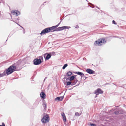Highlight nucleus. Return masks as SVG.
Listing matches in <instances>:
<instances>
[{
	"mask_svg": "<svg viewBox=\"0 0 126 126\" xmlns=\"http://www.w3.org/2000/svg\"><path fill=\"white\" fill-rule=\"evenodd\" d=\"M49 121V117L47 115H46V116H44L41 119V121L43 123H46L48 122Z\"/></svg>",
	"mask_w": 126,
	"mask_h": 126,
	"instance_id": "obj_4",
	"label": "nucleus"
},
{
	"mask_svg": "<svg viewBox=\"0 0 126 126\" xmlns=\"http://www.w3.org/2000/svg\"><path fill=\"white\" fill-rule=\"evenodd\" d=\"M51 54L52 55H55V52H51Z\"/></svg>",
	"mask_w": 126,
	"mask_h": 126,
	"instance_id": "obj_28",
	"label": "nucleus"
},
{
	"mask_svg": "<svg viewBox=\"0 0 126 126\" xmlns=\"http://www.w3.org/2000/svg\"><path fill=\"white\" fill-rule=\"evenodd\" d=\"M76 73L78 75L80 76L82 78L84 76V74L82 72H76Z\"/></svg>",
	"mask_w": 126,
	"mask_h": 126,
	"instance_id": "obj_12",
	"label": "nucleus"
},
{
	"mask_svg": "<svg viewBox=\"0 0 126 126\" xmlns=\"http://www.w3.org/2000/svg\"><path fill=\"white\" fill-rule=\"evenodd\" d=\"M18 25H19V26H20L23 29H24L23 28V27H22L20 25H19L18 24H17V23Z\"/></svg>",
	"mask_w": 126,
	"mask_h": 126,
	"instance_id": "obj_34",
	"label": "nucleus"
},
{
	"mask_svg": "<svg viewBox=\"0 0 126 126\" xmlns=\"http://www.w3.org/2000/svg\"><path fill=\"white\" fill-rule=\"evenodd\" d=\"M86 71L89 74H93L94 73V71L90 69H87Z\"/></svg>",
	"mask_w": 126,
	"mask_h": 126,
	"instance_id": "obj_9",
	"label": "nucleus"
},
{
	"mask_svg": "<svg viewBox=\"0 0 126 126\" xmlns=\"http://www.w3.org/2000/svg\"><path fill=\"white\" fill-rule=\"evenodd\" d=\"M112 24H116L117 23H116L115 22V21L114 20H113L112 21Z\"/></svg>",
	"mask_w": 126,
	"mask_h": 126,
	"instance_id": "obj_26",
	"label": "nucleus"
},
{
	"mask_svg": "<svg viewBox=\"0 0 126 126\" xmlns=\"http://www.w3.org/2000/svg\"><path fill=\"white\" fill-rule=\"evenodd\" d=\"M5 75V74H4L2 73V74H0V77H3Z\"/></svg>",
	"mask_w": 126,
	"mask_h": 126,
	"instance_id": "obj_24",
	"label": "nucleus"
},
{
	"mask_svg": "<svg viewBox=\"0 0 126 126\" xmlns=\"http://www.w3.org/2000/svg\"><path fill=\"white\" fill-rule=\"evenodd\" d=\"M11 13L13 15L18 16L20 14V12L18 10H13L11 11Z\"/></svg>",
	"mask_w": 126,
	"mask_h": 126,
	"instance_id": "obj_6",
	"label": "nucleus"
},
{
	"mask_svg": "<svg viewBox=\"0 0 126 126\" xmlns=\"http://www.w3.org/2000/svg\"><path fill=\"white\" fill-rule=\"evenodd\" d=\"M37 58H38V59H40V60L41 61L42 60H43V57L42 56H39Z\"/></svg>",
	"mask_w": 126,
	"mask_h": 126,
	"instance_id": "obj_21",
	"label": "nucleus"
},
{
	"mask_svg": "<svg viewBox=\"0 0 126 126\" xmlns=\"http://www.w3.org/2000/svg\"><path fill=\"white\" fill-rule=\"evenodd\" d=\"M86 0L87 2H88V1L87 0Z\"/></svg>",
	"mask_w": 126,
	"mask_h": 126,
	"instance_id": "obj_40",
	"label": "nucleus"
},
{
	"mask_svg": "<svg viewBox=\"0 0 126 126\" xmlns=\"http://www.w3.org/2000/svg\"><path fill=\"white\" fill-rule=\"evenodd\" d=\"M61 114L63 117V121L64 122H66V118L64 113L63 112L61 113Z\"/></svg>",
	"mask_w": 126,
	"mask_h": 126,
	"instance_id": "obj_10",
	"label": "nucleus"
},
{
	"mask_svg": "<svg viewBox=\"0 0 126 126\" xmlns=\"http://www.w3.org/2000/svg\"><path fill=\"white\" fill-rule=\"evenodd\" d=\"M69 79V78H67V79H66V80H68Z\"/></svg>",
	"mask_w": 126,
	"mask_h": 126,
	"instance_id": "obj_36",
	"label": "nucleus"
},
{
	"mask_svg": "<svg viewBox=\"0 0 126 126\" xmlns=\"http://www.w3.org/2000/svg\"><path fill=\"white\" fill-rule=\"evenodd\" d=\"M79 28V27L78 25H77L75 26V28Z\"/></svg>",
	"mask_w": 126,
	"mask_h": 126,
	"instance_id": "obj_32",
	"label": "nucleus"
},
{
	"mask_svg": "<svg viewBox=\"0 0 126 126\" xmlns=\"http://www.w3.org/2000/svg\"><path fill=\"white\" fill-rule=\"evenodd\" d=\"M61 22V21L55 26H53L50 27H48L44 29L41 31L40 34L41 35H43L46 33L53 32V30H54L55 29L59 26Z\"/></svg>",
	"mask_w": 126,
	"mask_h": 126,
	"instance_id": "obj_1",
	"label": "nucleus"
},
{
	"mask_svg": "<svg viewBox=\"0 0 126 126\" xmlns=\"http://www.w3.org/2000/svg\"><path fill=\"white\" fill-rule=\"evenodd\" d=\"M96 7L98 9H99V8H98V7H97V6H96Z\"/></svg>",
	"mask_w": 126,
	"mask_h": 126,
	"instance_id": "obj_38",
	"label": "nucleus"
},
{
	"mask_svg": "<svg viewBox=\"0 0 126 126\" xmlns=\"http://www.w3.org/2000/svg\"><path fill=\"white\" fill-rule=\"evenodd\" d=\"M43 106L44 108V109L45 110L47 108V103L46 102H43Z\"/></svg>",
	"mask_w": 126,
	"mask_h": 126,
	"instance_id": "obj_16",
	"label": "nucleus"
},
{
	"mask_svg": "<svg viewBox=\"0 0 126 126\" xmlns=\"http://www.w3.org/2000/svg\"><path fill=\"white\" fill-rule=\"evenodd\" d=\"M0 126H5V125L4 123H2V125H0Z\"/></svg>",
	"mask_w": 126,
	"mask_h": 126,
	"instance_id": "obj_31",
	"label": "nucleus"
},
{
	"mask_svg": "<svg viewBox=\"0 0 126 126\" xmlns=\"http://www.w3.org/2000/svg\"><path fill=\"white\" fill-rule=\"evenodd\" d=\"M17 19L18 20H19V19L18 18H17Z\"/></svg>",
	"mask_w": 126,
	"mask_h": 126,
	"instance_id": "obj_39",
	"label": "nucleus"
},
{
	"mask_svg": "<svg viewBox=\"0 0 126 126\" xmlns=\"http://www.w3.org/2000/svg\"><path fill=\"white\" fill-rule=\"evenodd\" d=\"M106 42V40L104 38H102L101 40H98L95 41L94 45L96 46H100L102 45V44H104Z\"/></svg>",
	"mask_w": 126,
	"mask_h": 126,
	"instance_id": "obj_3",
	"label": "nucleus"
},
{
	"mask_svg": "<svg viewBox=\"0 0 126 126\" xmlns=\"http://www.w3.org/2000/svg\"><path fill=\"white\" fill-rule=\"evenodd\" d=\"M13 22H15L14 21V20H13Z\"/></svg>",
	"mask_w": 126,
	"mask_h": 126,
	"instance_id": "obj_41",
	"label": "nucleus"
},
{
	"mask_svg": "<svg viewBox=\"0 0 126 126\" xmlns=\"http://www.w3.org/2000/svg\"><path fill=\"white\" fill-rule=\"evenodd\" d=\"M72 74V73L70 71L68 72L66 74V75L68 76H70Z\"/></svg>",
	"mask_w": 126,
	"mask_h": 126,
	"instance_id": "obj_19",
	"label": "nucleus"
},
{
	"mask_svg": "<svg viewBox=\"0 0 126 126\" xmlns=\"http://www.w3.org/2000/svg\"><path fill=\"white\" fill-rule=\"evenodd\" d=\"M78 80L77 79H74V81L72 82V86L75 85L76 83L78 82Z\"/></svg>",
	"mask_w": 126,
	"mask_h": 126,
	"instance_id": "obj_14",
	"label": "nucleus"
},
{
	"mask_svg": "<svg viewBox=\"0 0 126 126\" xmlns=\"http://www.w3.org/2000/svg\"><path fill=\"white\" fill-rule=\"evenodd\" d=\"M63 98L64 97L63 96L57 97L55 99V100H58L59 101H61L63 100Z\"/></svg>",
	"mask_w": 126,
	"mask_h": 126,
	"instance_id": "obj_11",
	"label": "nucleus"
},
{
	"mask_svg": "<svg viewBox=\"0 0 126 126\" xmlns=\"http://www.w3.org/2000/svg\"><path fill=\"white\" fill-rule=\"evenodd\" d=\"M16 66L14 64L10 66L6 71V73L7 75L12 74L14 71L16 70Z\"/></svg>",
	"mask_w": 126,
	"mask_h": 126,
	"instance_id": "obj_2",
	"label": "nucleus"
},
{
	"mask_svg": "<svg viewBox=\"0 0 126 126\" xmlns=\"http://www.w3.org/2000/svg\"><path fill=\"white\" fill-rule=\"evenodd\" d=\"M68 65L67 64H64V66H63L62 68V69H64Z\"/></svg>",
	"mask_w": 126,
	"mask_h": 126,
	"instance_id": "obj_20",
	"label": "nucleus"
},
{
	"mask_svg": "<svg viewBox=\"0 0 126 126\" xmlns=\"http://www.w3.org/2000/svg\"><path fill=\"white\" fill-rule=\"evenodd\" d=\"M69 78V80L70 81H71L74 80L75 79V77L74 76H71Z\"/></svg>",
	"mask_w": 126,
	"mask_h": 126,
	"instance_id": "obj_15",
	"label": "nucleus"
},
{
	"mask_svg": "<svg viewBox=\"0 0 126 126\" xmlns=\"http://www.w3.org/2000/svg\"><path fill=\"white\" fill-rule=\"evenodd\" d=\"M82 78L84 79H86V78L85 77V76L84 75V76L83 77H82Z\"/></svg>",
	"mask_w": 126,
	"mask_h": 126,
	"instance_id": "obj_33",
	"label": "nucleus"
},
{
	"mask_svg": "<svg viewBox=\"0 0 126 126\" xmlns=\"http://www.w3.org/2000/svg\"><path fill=\"white\" fill-rule=\"evenodd\" d=\"M61 31V29L60 27H59L56 28V29L53 30V31Z\"/></svg>",
	"mask_w": 126,
	"mask_h": 126,
	"instance_id": "obj_17",
	"label": "nucleus"
},
{
	"mask_svg": "<svg viewBox=\"0 0 126 126\" xmlns=\"http://www.w3.org/2000/svg\"><path fill=\"white\" fill-rule=\"evenodd\" d=\"M33 64L35 65H38L42 63V61L38 58H36L33 60Z\"/></svg>",
	"mask_w": 126,
	"mask_h": 126,
	"instance_id": "obj_5",
	"label": "nucleus"
},
{
	"mask_svg": "<svg viewBox=\"0 0 126 126\" xmlns=\"http://www.w3.org/2000/svg\"><path fill=\"white\" fill-rule=\"evenodd\" d=\"M23 33L24 34L25 33V29H23Z\"/></svg>",
	"mask_w": 126,
	"mask_h": 126,
	"instance_id": "obj_35",
	"label": "nucleus"
},
{
	"mask_svg": "<svg viewBox=\"0 0 126 126\" xmlns=\"http://www.w3.org/2000/svg\"><path fill=\"white\" fill-rule=\"evenodd\" d=\"M103 91L102 90L98 88L95 91L94 93L96 94V95H98L100 94H102L103 93Z\"/></svg>",
	"mask_w": 126,
	"mask_h": 126,
	"instance_id": "obj_8",
	"label": "nucleus"
},
{
	"mask_svg": "<svg viewBox=\"0 0 126 126\" xmlns=\"http://www.w3.org/2000/svg\"><path fill=\"white\" fill-rule=\"evenodd\" d=\"M97 95H96H96L95 96V98H96V97H97Z\"/></svg>",
	"mask_w": 126,
	"mask_h": 126,
	"instance_id": "obj_37",
	"label": "nucleus"
},
{
	"mask_svg": "<svg viewBox=\"0 0 126 126\" xmlns=\"http://www.w3.org/2000/svg\"><path fill=\"white\" fill-rule=\"evenodd\" d=\"M51 56V55L50 54L47 53L44 54V57L45 60H48L50 58Z\"/></svg>",
	"mask_w": 126,
	"mask_h": 126,
	"instance_id": "obj_7",
	"label": "nucleus"
},
{
	"mask_svg": "<svg viewBox=\"0 0 126 126\" xmlns=\"http://www.w3.org/2000/svg\"><path fill=\"white\" fill-rule=\"evenodd\" d=\"M89 3L90 4H91L92 6H93L92 7H91V6H90L91 7H92V8H93L94 7V5L93 4H92V3Z\"/></svg>",
	"mask_w": 126,
	"mask_h": 126,
	"instance_id": "obj_29",
	"label": "nucleus"
},
{
	"mask_svg": "<svg viewBox=\"0 0 126 126\" xmlns=\"http://www.w3.org/2000/svg\"><path fill=\"white\" fill-rule=\"evenodd\" d=\"M64 28L65 29H68L71 28L70 27H68V26H64Z\"/></svg>",
	"mask_w": 126,
	"mask_h": 126,
	"instance_id": "obj_25",
	"label": "nucleus"
},
{
	"mask_svg": "<svg viewBox=\"0 0 126 126\" xmlns=\"http://www.w3.org/2000/svg\"><path fill=\"white\" fill-rule=\"evenodd\" d=\"M114 113L115 114L117 115L120 113L119 111H116L114 112Z\"/></svg>",
	"mask_w": 126,
	"mask_h": 126,
	"instance_id": "obj_22",
	"label": "nucleus"
},
{
	"mask_svg": "<svg viewBox=\"0 0 126 126\" xmlns=\"http://www.w3.org/2000/svg\"><path fill=\"white\" fill-rule=\"evenodd\" d=\"M90 126H95V125L94 124H91Z\"/></svg>",
	"mask_w": 126,
	"mask_h": 126,
	"instance_id": "obj_30",
	"label": "nucleus"
},
{
	"mask_svg": "<svg viewBox=\"0 0 126 126\" xmlns=\"http://www.w3.org/2000/svg\"><path fill=\"white\" fill-rule=\"evenodd\" d=\"M66 86L71 85H72V82L70 81H68L66 82Z\"/></svg>",
	"mask_w": 126,
	"mask_h": 126,
	"instance_id": "obj_18",
	"label": "nucleus"
},
{
	"mask_svg": "<svg viewBox=\"0 0 126 126\" xmlns=\"http://www.w3.org/2000/svg\"><path fill=\"white\" fill-rule=\"evenodd\" d=\"M61 29V30H63L64 29H65L64 26L60 27Z\"/></svg>",
	"mask_w": 126,
	"mask_h": 126,
	"instance_id": "obj_27",
	"label": "nucleus"
},
{
	"mask_svg": "<svg viewBox=\"0 0 126 126\" xmlns=\"http://www.w3.org/2000/svg\"><path fill=\"white\" fill-rule=\"evenodd\" d=\"M75 115L76 116H79L80 115V114L78 112H77L75 113Z\"/></svg>",
	"mask_w": 126,
	"mask_h": 126,
	"instance_id": "obj_23",
	"label": "nucleus"
},
{
	"mask_svg": "<svg viewBox=\"0 0 126 126\" xmlns=\"http://www.w3.org/2000/svg\"><path fill=\"white\" fill-rule=\"evenodd\" d=\"M40 95L41 97L43 99H44L45 98V97L46 96V95L45 93L43 92H42L40 94Z\"/></svg>",
	"mask_w": 126,
	"mask_h": 126,
	"instance_id": "obj_13",
	"label": "nucleus"
}]
</instances>
